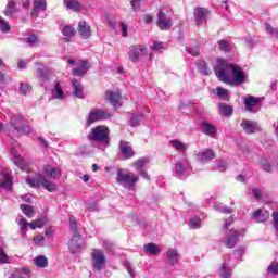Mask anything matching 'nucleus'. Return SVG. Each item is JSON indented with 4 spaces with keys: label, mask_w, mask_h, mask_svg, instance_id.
Segmentation results:
<instances>
[{
    "label": "nucleus",
    "mask_w": 278,
    "mask_h": 278,
    "mask_svg": "<svg viewBox=\"0 0 278 278\" xmlns=\"http://www.w3.org/2000/svg\"><path fill=\"white\" fill-rule=\"evenodd\" d=\"M214 73L219 81L228 86H242L247 81V73L242 67L230 63L227 59H218Z\"/></svg>",
    "instance_id": "nucleus-1"
},
{
    "label": "nucleus",
    "mask_w": 278,
    "mask_h": 278,
    "mask_svg": "<svg viewBox=\"0 0 278 278\" xmlns=\"http://www.w3.org/2000/svg\"><path fill=\"white\" fill-rule=\"evenodd\" d=\"M60 179L62 177V172L58 168L52 167L51 165H47L43 168V174H36L34 178H26V182L30 188H45L48 192H55L58 190V185L55 182L47 179Z\"/></svg>",
    "instance_id": "nucleus-2"
},
{
    "label": "nucleus",
    "mask_w": 278,
    "mask_h": 278,
    "mask_svg": "<svg viewBox=\"0 0 278 278\" xmlns=\"http://www.w3.org/2000/svg\"><path fill=\"white\" fill-rule=\"evenodd\" d=\"M7 131L11 138H21V136H25L31 131L27 122L23 119V117H18L13 115L10 118V123L7 126Z\"/></svg>",
    "instance_id": "nucleus-3"
},
{
    "label": "nucleus",
    "mask_w": 278,
    "mask_h": 278,
    "mask_svg": "<svg viewBox=\"0 0 278 278\" xmlns=\"http://www.w3.org/2000/svg\"><path fill=\"white\" fill-rule=\"evenodd\" d=\"M139 179L140 177L138 175L134 173H129L127 172V169H124V168L117 169L116 181L119 186H122L123 188H126L127 190H134Z\"/></svg>",
    "instance_id": "nucleus-4"
},
{
    "label": "nucleus",
    "mask_w": 278,
    "mask_h": 278,
    "mask_svg": "<svg viewBox=\"0 0 278 278\" xmlns=\"http://www.w3.org/2000/svg\"><path fill=\"white\" fill-rule=\"evenodd\" d=\"M90 142H100V144H110V128L105 125H100L92 128L88 135Z\"/></svg>",
    "instance_id": "nucleus-5"
},
{
    "label": "nucleus",
    "mask_w": 278,
    "mask_h": 278,
    "mask_svg": "<svg viewBox=\"0 0 278 278\" xmlns=\"http://www.w3.org/2000/svg\"><path fill=\"white\" fill-rule=\"evenodd\" d=\"M190 173H192V165H190V161H188V156L184 154L181 159L176 161L173 169V175L178 179H184V177L190 176Z\"/></svg>",
    "instance_id": "nucleus-6"
},
{
    "label": "nucleus",
    "mask_w": 278,
    "mask_h": 278,
    "mask_svg": "<svg viewBox=\"0 0 278 278\" xmlns=\"http://www.w3.org/2000/svg\"><path fill=\"white\" fill-rule=\"evenodd\" d=\"M108 264V257L102 250L93 249L91 252V266L94 273H101Z\"/></svg>",
    "instance_id": "nucleus-7"
},
{
    "label": "nucleus",
    "mask_w": 278,
    "mask_h": 278,
    "mask_svg": "<svg viewBox=\"0 0 278 278\" xmlns=\"http://www.w3.org/2000/svg\"><path fill=\"white\" fill-rule=\"evenodd\" d=\"M157 25L160 29L166 31V29H170L173 27V17H170V9L162 8L157 14Z\"/></svg>",
    "instance_id": "nucleus-8"
},
{
    "label": "nucleus",
    "mask_w": 278,
    "mask_h": 278,
    "mask_svg": "<svg viewBox=\"0 0 278 278\" xmlns=\"http://www.w3.org/2000/svg\"><path fill=\"white\" fill-rule=\"evenodd\" d=\"M128 58L134 63L140 62V60H149V54L147 53V48L142 45L130 46Z\"/></svg>",
    "instance_id": "nucleus-9"
},
{
    "label": "nucleus",
    "mask_w": 278,
    "mask_h": 278,
    "mask_svg": "<svg viewBox=\"0 0 278 278\" xmlns=\"http://www.w3.org/2000/svg\"><path fill=\"white\" fill-rule=\"evenodd\" d=\"M110 118H112V113H110V111L102 110V109H94L89 112V117L86 122V125L90 127L92 123H97L99 121H110Z\"/></svg>",
    "instance_id": "nucleus-10"
},
{
    "label": "nucleus",
    "mask_w": 278,
    "mask_h": 278,
    "mask_svg": "<svg viewBox=\"0 0 278 278\" xmlns=\"http://www.w3.org/2000/svg\"><path fill=\"white\" fill-rule=\"evenodd\" d=\"M36 67V77L39 79V81L45 86L47 81L53 77V71H51L49 67H45V65L40 62L35 63Z\"/></svg>",
    "instance_id": "nucleus-11"
},
{
    "label": "nucleus",
    "mask_w": 278,
    "mask_h": 278,
    "mask_svg": "<svg viewBox=\"0 0 278 278\" xmlns=\"http://www.w3.org/2000/svg\"><path fill=\"white\" fill-rule=\"evenodd\" d=\"M84 247H86V240L81 238V233L73 235L72 239L68 241L71 253H79Z\"/></svg>",
    "instance_id": "nucleus-12"
},
{
    "label": "nucleus",
    "mask_w": 278,
    "mask_h": 278,
    "mask_svg": "<svg viewBox=\"0 0 278 278\" xmlns=\"http://www.w3.org/2000/svg\"><path fill=\"white\" fill-rule=\"evenodd\" d=\"M76 68L72 71V75L75 77H84L88 71H90V62L88 60H80L76 63Z\"/></svg>",
    "instance_id": "nucleus-13"
},
{
    "label": "nucleus",
    "mask_w": 278,
    "mask_h": 278,
    "mask_svg": "<svg viewBox=\"0 0 278 278\" xmlns=\"http://www.w3.org/2000/svg\"><path fill=\"white\" fill-rule=\"evenodd\" d=\"M260 101H262V99L255 98L253 96H248L244 99V105H245L247 112H252V113L260 112Z\"/></svg>",
    "instance_id": "nucleus-14"
},
{
    "label": "nucleus",
    "mask_w": 278,
    "mask_h": 278,
    "mask_svg": "<svg viewBox=\"0 0 278 278\" xmlns=\"http://www.w3.org/2000/svg\"><path fill=\"white\" fill-rule=\"evenodd\" d=\"M105 99L111 103V105H113V108H115V110L123 105V103H121L123 96H121V92L118 91H106Z\"/></svg>",
    "instance_id": "nucleus-15"
},
{
    "label": "nucleus",
    "mask_w": 278,
    "mask_h": 278,
    "mask_svg": "<svg viewBox=\"0 0 278 278\" xmlns=\"http://www.w3.org/2000/svg\"><path fill=\"white\" fill-rule=\"evenodd\" d=\"M207 16H210V10L202 7L194 9V18L197 25H203V23L207 21Z\"/></svg>",
    "instance_id": "nucleus-16"
},
{
    "label": "nucleus",
    "mask_w": 278,
    "mask_h": 278,
    "mask_svg": "<svg viewBox=\"0 0 278 278\" xmlns=\"http://www.w3.org/2000/svg\"><path fill=\"white\" fill-rule=\"evenodd\" d=\"M240 127L248 135L255 134V131H260V125L256 122L251 119H242L240 123Z\"/></svg>",
    "instance_id": "nucleus-17"
},
{
    "label": "nucleus",
    "mask_w": 278,
    "mask_h": 278,
    "mask_svg": "<svg viewBox=\"0 0 278 278\" xmlns=\"http://www.w3.org/2000/svg\"><path fill=\"white\" fill-rule=\"evenodd\" d=\"M34 8L30 13L33 17H38L40 12H45L47 10V0H35Z\"/></svg>",
    "instance_id": "nucleus-18"
},
{
    "label": "nucleus",
    "mask_w": 278,
    "mask_h": 278,
    "mask_svg": "<svg viewBox=\"0 0 278 278\" xmlns=\"http://www.w3.org/2000/svg\"><path fill=\"white\" fill-rule=\"evenodd\" d=\"M78 34L85 40H88V38H90V36H92L90 25H88V23H86V21H81L78 23Z\"/></svg>",
    "instance_id": "nucleus-19"
},
{
    "label": "nucleus",
    "mask_w": 278,
    "mask_h": 278,
    "mask_svg": "<svg viewBox=\"0 0 278 278\" xmlns=\"http://www.w3.org/2000/svg\"><path fill=\"white\" fill-rule=\"evenodd\" d=\"M239 238H240V232L231 229L227 240L225 241V245L228 249H233V247H236V244H238Z\"/></svg>",
    "instance_id": "nucleus-20"
},
{
    "label": "nucleus",
    "mask_w": 278,
    "mask_h": 278,
    "mask_svg": "<svg viewBox=\"0 0 278 278\" xmlns=\"http://www.w3.org/2000/svg\"><path fill=\"white\" fill-rule=\"evenodd\" d=\"M198 162H202L203 164L210 162L211 160H214L216 155L214 154V151L206 149L202 152H199L197 154Z\"/></svg>",
    "instance_id": "nucleus-21"
},
{
    "label": "nucleus",
    "mask_w": 278,
    "mask_h": 278,
    "mask_svg": "<svg viewBox=\"0 0 278 278\" xmlns=\"http://www.w3.org/2000/svg\"><path fill=\"white\" fill-rule=\"evenodd\" d=\"M119 151L126 160H129L130 157H134V149L130 147L129 142L127 141H121L119 142Z\"/></svg>",
    "instance_id": "nucleus-22"
},
{
    "label": "nucleus",
    "mask_w": 278,
    "mask_h": 278,
    "mask_svg": "<svg viewBox=\"0 0 278 278\" xmlns=\"http://www.w3.org/2000/svg\"><path fill=\"white\" fill-rule=\"evenodd\" d=\"M71 84L74 90V97H76V99H84V86H81V81L73 79Z\"/></svg>",
    "instance_id": "nucleus-23"
},
{
    "label": "nucleus",
    "mask_w": 278,
    "mask_h": 278,
    "mask_svg": "<svg viewBox=\"0 0 278 278\" xmlns=\"http://www.w3.org/2000/svg\"><path fill=\"white\" fill-rule=\"evenodd\" d=\"M253 218L256 220V223H265V220L270 218V213L268 211L257 208L253 214Z\"/></svg>",
    "instance_id": "nucleus-24"
},
{
    "label": "nucleus",
    "mask_w": 278,
    "mask_h": 278,
    "mask_svg": "<svg viewBox=\"0 0 278 278\" xmlns=\"http://www.w3.org/2000/svg\"><path fill=\"white\" fill-rule=\"evenodd\" d=\"M201 129L206 136H211L212 138L216 136V127L208 122H202Z\"/></svg>",
    "instance_id": "nucleus-25"
},
{
    "label": "nucleus",
    "mask_w": 278,
    "mask_h": 278,
    "mask_svg": "<svg viewBox=\"0 0 278 278\" xmlns=\"http://www.w3.org/2000/svg\"><path fill=\"white\" fill-rule=\"evenodd\" d=\"M169 144H170V147H173V149H175V151L182 153V157H184V155H186V150L188 149V144H186L177 139L170 140Z\"/></svg>",
    "instance_id": "nucleus-26"
},
{
    "label": "nucleus",
    "mask_w": 278,
    "mask_h": 278,
    "mask_svg": "<svg viewBox=\"0 0 278 278\" xmlns=\"http://www.w3.org/2000/svg\"><path fill=\"white\" fill-rule=\"evenodd\" d=\"M12 176L8 174H2V179L0 181V188H4V190H12Z\"/></svg>",
    "instance_id": "nucleus-27"
},
{
    "label": "nucleus",
    "mask_w": 278,
    "mask_h": 278,
    "mask_svg": "<svg viewBox=\"0 0 278 278\" xmlns=\"http://www.w3.org/2000/svg\"><path fill=\"white\" fill-rule=\"evenodd\" d=\"M34 264L37 268H47L49 266V258L45 255H38L34 258Z\"/></svg>",
    "instance_id": "nucleus-28"
},
{
    "label": "nucleus",
    "mask_w": 278,
    "mask_h": 278,
    "mask_svg": "<svg viewBox=\"0 0 278 278\" xmlns=\"http://www.w3.org/2000/svg\"><path fill=\"white\" fill-rule=\"evenodd\" d=\"M64 5L73 12H79L81 10V3L77 0H64Z\"/></svg>",
    "instance_id": "nucleus-29"
},
{
    "label": "nucleus",
    "mask_w": 278,
    "mask_h": 278,
    "mask_svg": "<svg viewBox=\"0 0 278 278\" xmlns=\"http://www.w3.org/2000/svg\"><path fill=\"white\" fill-rule=\"evenodd\" d=\"M143 249L149 255H160V247L155 243H148L143 245Z\"/></svg>",
    "instance_id": "nucleus-30"
},
{
    "label": "nucleus",
    "mask_w": 278,
    "mask_h": 278,
    "mask_svg": "<svg viewBox=\"0 0 278 278\" xmlns=\"http://www.w3.org/2000/svg\"><path fill=\"white\" fill-rule=\"evenodd\" d=\"M167 258L172 266H175L179 262V253H177V250H168L167 251Z\"/></svg>",
    "instance_id": "nucleus-31"
},
{
    "label": "nucleus",
    "mask_w": 278,
    "mask_h": 278,
    "mask_svg": "<svg viewBox=\"0 0 278 278\" xmlns=\"http://www.w3.org/2000/svg\"><path fill=\"white\" fill-rule=\"evenodd\" d=\"M52 97L54 99H64V90H62V86L60 85V83H55L54 89L52 90Z\"/></svg>",
    "instance_id": "nucleus-32"
},
{
    "label": "nucleus",
    "mask_w": 278,
    "mask_h": 278,
    "mask_svg": "<svg viewBox=\"0 0 278 278\" xmlns=\"http://www.w3.org/2000/svg\"><path fill=\"white\" fill-rule=\"evenodd\" d=\"M20 207H21L23 214H25V216H27V218H34V216L36 215V212L34 211V206H31V205L22 204Z\"/></svg>",
    "instance_id": "nucleus-33"
},
{
    "label": "nucleus",
    "mask_w": 278,
    "mask_h": 278,
    "mask_svg": "<svg viewBox=\"0 0 278 278\" xmlns=\"http://www.w3.org/2000/svg\"><path fill=\"white\" fill-rule=\"evenodd\" d=\"M13 162L15 166H18V168H21V170H27V164L25 163V159H23V156L15 154L13 156Z\"/></svg>",
    "instance_id": "nucleus-34"
},
{
    "label": "nucleus",
    "mask_w": 278,
    "mask_h": 278,
    "mask_svg": "<svg viewBox=\"0 0 278 278\" xmlns=\"http://www.w3.org/2000/svg\"><path fill=\"white\" fill-rule=\"evenodd\" d=\"M222 116H231L233 114V108L227 104H218Z\"/></svg>",
    "instance_id": "nucleus-35"
},
{
    "label": "nucleus",
    "mask_w": 278,
    "mask_h": 278,
    "mask_svg": "<svg viewBox=\"0 0 278 278\" xmlns=\"http://www.w3.org/2000/svg\"><path fill=\"white\" fill-rule=\"evenodd\" d=\"M102 247L106 253H109L110 255H114V247H115L114 242L110 240H103Z\"/></svg>",
    "instance_id": "nucleus-36"
},
{
    "label": "nucleus",
    "mask_w": 278,
    "mask_h": 278,
    "mask_svg": "<svg viewBox=\"0 0 278 278\" xmlns=\"http://www.w3.org/2000/svg\"><path fill=\"white\" fill-rule=\"evenodd\" d=\"M14 13H16V2L9 1L7 9L4 10V16H12Z\"/></svg>",
    "instance_id": "nucleus-37"
},
{
    "label": "nucleus",
    "mask_w": 278,
    "mask_h": 278,
    "mask_svg": "<svg viewBox=\"0 0 278 278\" xmlns=\"http://www.w3.org/2000/svg\"><path fill=\"white\" fill-rule=\"evenodd\" d=\"M9 278H31V277L29 276V270L23 269V270L13 271Z\"/></svg>",
    "instance_id": "nucleus-38"
},
{
    "label": "nucleus",
    "mask_w": 278,
    "mask_h": 278,
    "mask_svg": "<svg viewBox=\"0 0 278 278\" xmlns=\"http://www.w3.org/2000/svg\"><path fill=\"white\" fill-rule=\"evenodd\" d=\"M214 210L220 212L222 214H231L233 212V210H231L230 207L225 206L218 202L214 204Z\"/></svg>",
    "instance_id": "nucleus-39"
},
{
    "label": "nucleus",
    "mask_w": 278,
    "mask_h": 278,
    "mask_svg": "<svg viewBox=\"0 0 278 278\" xmlns=\"http://www.w3.org/2000/svg\"><path fill=\"white\" fill-rule=\"evenodd\" d=\"M219 273H220L222 278H229V277H231L232 270L230 267H227V263L224 262L222 264V268H220Z\"/></svg>",
    "instance_id": "nucleus-40"
},
{
    "label": "nucleus",
    "mask_w": 278,
    "mask_h": 278,
    "mask_svg": "<svg viewBox=\"0 0 278 278\" xmlns=\"http://www.w3.org/2000/svg\"><path fill=\"white\" fill-rule=\"evenodd\" d=\"M147 164H149V159L141 157L134 163V167L136 170H142Z\"/></svg>",
    "instance_id": "nucleus-41"
},
{
    "label": "nucleus",
    "mask_w": 278,
    "mask_h": 278,
    "mask_svg": "<svg viewBox=\"0 0 278 278\" xmlns=\"http://www.w3.org/2000/svg\"><path fill=\"white\" fill-rule=\"evenodd\" d=\"M140 121H142V114L141 113L132 114L130 116V126L131 127H138L140 125Z\"/></svg>",
    "instance_id": "nucleus-42"
},
{
    "label": "nucleus",
    "mask_w": 278,
    "mask_h": 278,
    "mask_svg": "<svg viewBox=\"0 0 278 278\" xmlns=\"http://www.w3.org/2000/svg\"><path fill=\"white\" fill-rule=\"evenodd\" d=\"M34 87H31V85L27 84V83H21L20 84V93L24 94L26 97V94H29V92H31Z\"/></svg>",
    "instance_id": "nucleus-43"
},
{
    "label": "nucleus",
    "mask_w": 278,
    "mask_h": 278,
    "mask_svg": "<svg viewBox=\"0 0 278 278\" xmlns=\"http://www.w3.org/2000/svg\"><path fill=\"white\" fill-rule=\"evenodd\" d=\"M197 68L201 75H210V71H207V64H205V61H200L197 63Z\"/></svg>",
    "instance_id": "nucleus-44"
},
{
    "label": "nucleus",
    "mask_w": 278,
    "mask_h": 278,
    "mask_svg": "<svg viewBox=\"0 0 278 278\" xmlns=\"http://www.w3.org/2000/svg\"><path fill=\"white\" fill-rule=\"evenodd\" d=\"M45 223H47L45 218H39L36 219L35 222H31L29 224V227L30 229H42V227H45Z\"/></svg>",
    "instance_id": "nucleus-45"
},
{
    "label": "nucleus",
    "mask_w": 278,
    "mask_h": 278,
    "mask_svg": "<svg viewBox=\"0 0 278 278\" xmlns=\"http://www.w3.org/2000/svg\"><path fill=\"white\" fill-rule=\"evenodd\" d=\"M261 166L266 173H273L274 165L268 161V159H262Z\"/></svg>",
    "instance_id": "nucleus-46"
},
{
    "label": "nucleus",
    "mask_w": 278,
    "mask_h": 278,
    "mask_svg": "<svg viewBox=\"0 0 278 278\" xmlns=\"http://www.w3.org/2000/svg\"><path fill=\"white\" fill-rule=\"evenodd\" d=\"M265 29L270 36H273V38L278 39V28L273 27L270 23L266 22Z\"/></svg>",
    "instance_id": "nucleus-47"
},
{
    "label": "nucleus",
    "mask_w": 278,
    "mask_h": 278,
    "mask_svg": "<svg viewBox=\"0 0 278 278\" xmlns=\"http://www.w3.org/2000/svg\"><path fill=\"white\" fill-rule=\"evenodd\" d=\"M217 97L224 101H229V91L223 87L217 88Z\"/></svg>",
    "instance_id": "nucleus-48"
},
{
    "label": "nucleus",
    "mask_w": 278,
    "mask_h": 278,
    "mask_svg": "<svg viewBox=\"0 0 278 278\" xmlns=\"http://www.w3.org/2000/svg\"><path fill=\"white\" fill-rule=\"evenodd\" d=\"M62 34L66 38H73V36H75V29L73 28V26L67 25L62 28Z\"/></svg>",
    "instance_id": "nucleus-49"
},
{
    "label": "nucleus",
    "mask_w": 278,
    "mask_h": 278,
    "mask_svg": "<svg viewBox=\"0 0 278 278\" xmlns=\"http://www.w3.org/2000/svg\"><path fill=\"white\" fill-rule=\"evenodd\" d=\"M0 31L8 34L10 31V23L0 16Z\"/></svg>",
    "instance_id": "nucleus-50"
},
{
    "label": "nucleus",
    "mask_w": 278,
    "mask_h": 278,
    "mask_svg": "<svg viewBox=\"0 0 278 278\" xmlns=\"http://www.w3.org/2000/svg\"><path fill=\"white\" fill-rule=\"evenodd\" d=\"M271 218H273L271 225L276 231V237L278 238V210L273 212Z\"/></svg>",
    "instance_id": "nucleus-51"
},
{
    "label": "nucleus",
    "mask_w": 278,
    "mask_h": 278,
    "mask_svg": "<svg viewBox=\"0 0 278 278\" xmlns=\"http://www.w3.org/2000/svg\"><path fill=\"white\" fill-rule=\"evenodd\" d=\"M16 223H18L22 231H23V229H27V227L30 225L29 223H27V219H25V217H23V215H18L16 217Z\"/></svg>",
    "instance_id": "nucleus-52"
},
{
    "label": "nucleus",
    "mask_w": 278,
    "mask_h": 278,
    "mask_svg": "<svg viewBox=\"0 0 278 278\" xmlns=\"http://www.w3.org/2000/svg\"><path fill=\"white\" fill-rule=\"evenodd\" d=\"M70 229L73 232V236H76V233H79V230H77V222L75 220L74 216L70 217Z\"/></svg>",
    "instance_id": "nucleus-53"
},
{
    "label": "nucleus",
    "mask_w": 278,
    "mask_h": 278,
    "mask_svg": "<svg viewBox=\"0 0 278 278\" xmlns=\"http://www.w3.org/2000/svg\"><path fill=\"white\" fill-rule=\"evenodd\" d=\"M189 227H191V229H199V227H201V218L200 217L191 218L189 222Z\"/></svg>",
    "instance_id": "nucleus-54"
},
{
    "label": "nucleus",
    "mask_w": 278,
    "mask_h": 278,
    "mask_svg": "<svg viewBox=\"0 0 278 278\" xmlns=\"http://www.w3.org/2000/svg\"><path fill=\"white\" fill-rule=\"evenodd\" d=\"M8 254L5 253V249L0 244V264H8Z\"/></svg>",
    "instance_id": "nucleus-55"
},
{
    "label": "nucleus",
    "mask_w": 278,
    "mask_h": 278,
    "mask_svg": "<svg viewBox=\"0 0 278 278\" xmlns=\"http://www.w3.org/2000/svg\"><path fill=\"white\" fill-rule=\"evenodd\" d=\"M26 42L29 47H34V45H38V37L36 35H29L26 38Z\"/></svg>",
    "instance_id": "nucleus-56"
},
{
    "label": "nucleus",
    "mask_w": 278,
    "mask_h": 278,
    "mask_svg": "<svg viewBox=\"0 0 278 278\" xmlns=\"http://www.w3.org/2000/svg\"><path fill=\"white\" fill-rule=\"evenodd\" d=\"M86 206L89 212H99V204L94 202H86Z\"/></svg>",
    "instance_id": "nucleus-57"
},
{
    "label": "nucleus",
    "mask_w": 278,
    "mask_h": 278,
    "mask_svg": "<svg viewBox=\"0 0 278 278\" xmlns=\"http://www.w3.org/2000/svg\"><path fill=\"white\" fill-rule=\"evenodd\" d=\"M268 273H270L271 275H278V263L273 262L269 266H268Z\"/></svg>",
    "instance_id": "nucleus-58"
},
{
    "label": "nucleus",
    "mask_w": 278,
    "mask_h": 278,
    "mask_svg": "<svg viewBox=\"0 0 278 278\" xmlns=\"http://www.w3.org/2000/svg\"><path fill=\"white\" fill-rule=\"evenodd\" d=\"M220 51H229L230 45L226 40H220L218 42Z\"/></svg>",
    "instance_id": "nucleus-59"
},
{
    "label": "nucleus",
    "mask_w": 278,
    "mask_h": 278,
    "mask_svg": "<svg viewBox=\"0 0 278 278\" xmlns=\"http://www.w3.org/2000/svg\"><path fill=\"white\" fill-rule=\"evenodd\" d=\"M186 51H188V53L190 55H193L194 58L199 55V47H194V48L186 47Z\"/></svg>",
    "instance_id": "nucleus-60"
},
{
    "label": "nucleus",
    "mask_w": 278,
    "mask_h": 278,
    "mask_svg": "<svg viewBox=\"0 0 278 278\" xmlns=\"http://www.w3.org/2000/svg\"><path fill=\"white\" fill-rule=\"evenodd\" d=\"M151 49H154V51H160V49H164V43L161 41H154L151 45Z\"/></svg>",
    "instance_id": "nucleus-61"
},
{
    "label": "nucleus",
    "mask_w": 278,
    "mask_h": 278,
    "mask_svg": "<svg viewBox=\"0 0 278 278\" xmlns=\"http://www.w3.org/2000/svg\"><path fill=\"white\" fill-rule=\"evenodd\" d=\"M33 240H34L35 244H38L39 247H41L42 242H45V236L37 235L34 237Z\"/></svg>",
    "instance_id": "nucleus-62"
},
{
    "label": "nucleus",
    "mask_w": 278,
    "mask_h": 278,
    "mask_svg": "<svg viewBox=\"0 0 278 278\" xmlns=\"http://www.w3.org/2000/svg\"><path fill=\"white\" fill-rule=\"evenodd\" d=\"M119 27H121V30H122V34H123L124 38H127V36H128L127 25L124 24L123 22H119Z\"/></svg>",
    "instance_id": "nucleus-63"
},
{
    "label": "nucleus",
    "mask_w": 278,
    "mask_h": 278,
    "mask_svg": "<svg viewBox=\"0 0 278 278\" xmlns=\"http://www.w3.org/2000/svg\"><path fill=\"white\" fill-rule=\"evenodd\" d=\"M253 197L260 201L262 199V190L255 188L252 190Z\"/></svg>",
    "instance_id": "nucleus-64"
}]
</instances>
